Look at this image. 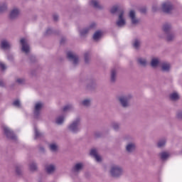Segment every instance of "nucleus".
Listing matches in <instances>:
<instances>
[{
	"instance_id": "1",
	"label": "nucleus",
	"mask_w": 182,
	"mask_h": 182,
	"mask_svg": "<svg viewBox=\"0 0 182 182\" xmlns=\"http://www.w3.org/2000/svg\"><path fill=\"white\" fill-rule=\"evenodd\" d=\"M81 124H82V117H77L74 120H73L70 124L68 126V130L70 133L73 134H77L81 130Z\"/></svg>"
},
{
	"instance_id": "2",
	"label": "nucleus",
	"mask_w": 182,
	"mask_h": 182,
	"mask_svg": "<svg viewBox=\"0 0 182 182\" xmlns=\"http://www.w3.org/2000/svg\"><path fill=\"white\" fill-rule=\"evenodd\" d=\"M124 173V170L123 168L119 165H112L109 168V174H111L112 177H114L115 178H119V177H122Z\"/></svg>"
},
{
	"instance_id": "3",
	"label": "nucleus",
	"mask_w": 182,
	"mask_h": 182,
	"mask_svg": "<svg viewBox=\"0 0 182 182\" xmlns=\"http://www.w3.org/2000/svg\"><path fill=\"white\" fill-rule=\"evenodd\" d=\"M115 23L118 28H124L127 24V21H126V13L124 12V10L119 11V13L117 14V19Z\"/></svg>"
},
{
	"instance_id": "4",
	"label": "nucleus",
	"mask_w": 182,
	"mask_h": 182,
	"mask_svg": "<svg viewBox=\"0 0 182 182\" xmlns=\"http://www.w3.org/2000/svg\"><path fill=\"white\" fill-rule=\"evenodd\" d=\"M132 95L119 97L118 100L122 107H124V109H127V107H130V100H132Z\"/></svg>"
},
{
	"instance_id": "5",
	"label": "nucleus",
	"mask_w": 182,
	"mask_h": 182,
	"mask_svg": "<svg viewBox=\"0 0 182 182\" xmlns=\"http://www.w3.org/2000/svg\"><path fill=\"white\" fill-rule=\"evenodd\" d=\"M1 128L5 136H6L7 139H9V140H13L14 141H16L17 139L16 135L14 134V132L11 130L9 127H8L6 125H2Z\"/></svg>"
},
{
	"instance_id": "6",
	"label": "nucleus",
	"mask_w": 182,
	"mask_h": 182,
	"mask_svg": "<svg viewBox=\"0 0 182 182\" xmlns=\"http://www.w3.org/2000/svg\"><path fill=\"white\" fill-rule=\"evenodd\" d=\"M67 58L74 66H77L79 65V55L76 53L68 51L67 53Z\"/></svg>"
},
{
	"instance_id": "7",
	"label": "nucleus",
	"mask_w": 182,
	"mask_h": 182,
	"mask_svg": "<svg viewBox=\"0 0 182 182\" xmlns=\"http://www.w3.org/2000/svg\"><path fill=\"white\" fill-rule=\"evenodd\" d=\"M44 104L42 102H37L34 104L33 114L35 119L41 117V112L43 109Z\"/></svg>"
},
{
	"instance_id": "8",
	"label": "nucleus",
	"mask_w": 182,
	"mask_h": 182,
	"mask_svg": "<svg viewBox=\"0 0 182 182\" xmlns=\"http://www.w3.org/2000/svg\"><path fill=\"white\" fill-rule=\"evenodd\" d=\"M20 43L21 45V50L26 55H29L31 53V47L29 46V43H28V39L21 38L20 40Z\"/></svg>"
},
{
	"instance_id": "9",
	"label": "nucleus",
	"mask_w": 182,
	"mask_h": 182,
	"mask_svg": "<svg viewBox=\"0 0 182 182\" xmlns=\"http://www.w3.org/2000/svg\"><path fill=\"white\" fill-rule=\"evenodd\" d=\"M161 9L165 14H171V11L174 9V6L171 2L165 1L162 4Z\"/></svg>"
},
{
	"instance_id": "10",
	"label": "nucleus",
	"mask_w": 182,
	"mask_h": 182,
	"mask_svg": "<svg viewBox=\"0 0 182 182\" xmlns=\"http://www.w3.org/2000/svg\"><path fill=\"white\" fill-rule=\"evenodd\" d=\"M96 28V23H92L90 24L88 27L84 28L81 30H80V36H86L92 29H95Z\"/></svg>"
},
{
	"instance_id": "11",
	"label": "nucleus",
	"mask_w": 182,
	"mask_h": 182,
	"mask_svg": "<svg viewBox=\"0 0 182 182\" xmlns=\"http://www.w3.org/2000/svg\"><path fill=\"white\" fill-rule=\"evenodd\" d=\"M161 70L164 73H168L171 70V64L167 61L161 63Z\"/></svg>"
},
{
	"instance_id": "12",
	"label": "nucleus",
	"mask_w": 182,
	"mask_h": 182,
	"mask_svg": "<svg viewBox=\"0 0 182 182\" xmlns=\"http://www.w3.org/2000/svg\"><path fill=\"white\" fill-rule=\"evenodd\" d=\"M89 4L90 6H92V8L95 9H105V6L102 4L99 0H90Z\"/></svg>"
},
{
	"instance_id": "13",
	"label": "nucleus",
	"mask_w": 182,
	"mask_h": 182,
	"mask_svg": "<svg viewBox=\"0 0 182 182\" xmlns=\"http://www.w3.org/2000/svg\"><path fill=\"white\" fill-rule=\"evenodd\" d=\"M129 17L131 21L132 25H137V23L140 22V20H139V18H137V17L136 16V11H134V10H131L129 11Z\"/></svg>"
},
{
	"instance_id": "14",
	"label": "nucleus",
	"mask_w": 182,
	"mask_h": 182,
	"mask_svg": "<svg viewBox=\"0 0 182 182\" xmlns=\"http://www.w3.org/2000/svg\"><path fill=\"white\" fill-rule=\"evenodd\" d=\"M90 154L92 157L95 159V161H97V163H102V156L99 154L97 149H91Z\"/></svg>"
},
{
	"instance_id": "15",
	"label": "nucleus",
	"mask_w": 182,
	"mask_h": 182,
	"mask_svg": "<svg viewBox=\"0 0 182 182\" xmlns=\"http://www.w3.org/2000/svg\"><path fill=\"white\" fill-rule=\"evenodd\" d=\"M0 48L4 50H8L12 48V44L6 39H2L0 43Z\"/></svg>"
},
{
	"instance_id": "16",
	"label": "nucleus",
	"mask_w": 182,
	"mask_h": 182,
	"mask_svg": "<svg viewBox=\"0 0 182 182\" xmlns=\"http://www.w3.org/2000/svg\"><path fill=\"white\" fill-rule=\"evenodd\" d=\"M125 151L129 154L134 153V151H136V144H134V142H129L127 144V145L125 146Z\"/></svg>"
},
{
	"instance_id": "17",
	"label": "nucleus",
	"mask_w": 182,
	"mask_h": 182,
	"mask_svg": "<svg viewBox=\"0 0 182 182\" xmlns=\"http://www.w3.org/2000/svg\"><path fill=\"white\" fill-rule=\"evenodd\" d=\"M21 15V10L18 8L14 7L10 11L9 16L11 19H16Z\"/></svg>"
},
{
	"instance_id": "18",
	"label": "nucleus",
	"mask_w": 182,
	"mask_h": 182,
	"mask_svg": "<svg viewBox=\"0 0 182 182\" xmlns=\"http://www.w3.org/2000/svg\"><path fill=\"white\" fill-rule=\"evenodd\" d=\"M48 149L51 153H58L59 151V144L56 142H51L48 144Z\"/></svg>"
},
{
	"instance_id": "19",
	"label": "nucleus",
	"mask_w": 182,
	"mask_h": 182,
	"mask_svg": "<svg viewBox=\"0 0 182 182\" xmlns=\"http://www.w3.org/2000/svg\"><path fill=\"white\" fill-rule=\"evenodd\" d=\"M83 168H85V164L79 162L75 164L73 170L74 173H80V171H82Z\"/></svg>"
},
{
	"instance_id": "20",
	"label": "nucleus",
	"mask_w": 182,
	"mask_h": 182,
	"mask_svg": "<svg viewBox=\"0 0 182 182\" xmlns=\"http://www.w3.org/2000/svg\"><path fill=\"white\" fill-rule=\"evenodd\" d=\"M46 171L48 174H53L56 171V165L53 164L47 165L46 166Z\"/></svg>"
},
{
	"instance_id": "21",
	"label": "nucleus",
	"mask_w": 182,
	"mask_h": 182,
	"mask_svg": "<svg viewBox=\"0 0 182 182\" xmlns=\"http://www.w3.org/2000/svg\"><path fill=\"white\" fill-rule=\"evenodd\" d=\"M120 11H124V9H123L119 5H115L111 7L109 12L112 14H114L117 12L118 15L119 14H120Z\"/></svg>"
},
{
	"instance_id": "22",
	"label": "nucleus",
	"mask_w": 182,
	"mask_h": 182,
	"mask_svg": "<svg viewBox=\"0 0 182 182\" xmlns=\"http://www.w3.org/2000/svg\"><path fill=\"white\" fill-rule=\"evenodd\" d=\"M171 23H165L162 26V31L164 32V33H170L171 32L172 29Z\"/></svg>"
},
{
	"instance_id": "23",
	"label": "nucleus",
	"mask_w": 182,
	"mask_h": 182,
	"mask_svg": "<svg viewBox=\"0 0 182 182\" xmlns=\"http://www.w3.org/2000/svg\"><path fill=\"white\" fill-rule=\"evenodd\" d=\"M8 12V4L6 2L0 3V15H4Z\"/></svg>"
},
{
	"instance_id": "24",
	"label": "nucleus",
	"mask_w": 182,
	"mask_h": 182,
	"mask_svg": "<svg viewBox=\"0 0 182 182\" xmlns=\"http://www.w3.org/2000/svg\"><path fill=\"white\" fill-rule=\"evenodd\" d=\"M169 98L173 102H177L180 99V95L177 92H173L169 95Z\"/></svg>"
},
{
	"instance_id": "25",
	"label": "nucleus",
	"mask_w": 182,
	"mask_h": 182,
	"mask_svg": "<svg viewBox=\"0 0 182 182\" xmlns=\"http://www.w3.org/2000/svg\"><path fill=\"white\" fill-rule=\"evenodd\" d=\"M81 106H84V107H89L90 105H92V100L90 98H86L81 101Z\"/></svg>"
},
{
	"instance_id": "26",
	"label": "nucleus",
	"mask_w": 182,
	"mask_h": 182,
	"mask_svg": "<svg viewBox=\"0 0 182 182\" xmlns=\"http://www.w3.org/2000/svg\"><path fill=\"white\" fill-rule=\"evenodd\" d=\"M110 127L114 130V132H119L120 130V123L117 122H112L110 124Z\"/></svg>"
},
{
	"instance_id": "27",
	"label": "nucleus",
	"mask_w": 182,
	"mask_h": 182,
	"mask_svg": "<svg viewBox=\"0 0 182 182\" xmlns=\"http://www.w3.org/2000/svg\"><path fill=\"white\" fill-rule=\"evenodd\" d=\"M103 35V33L101 31H96L94 35H93V39L94 41H95L96 42H97V41H99V39L102 38V36Z\"/></svg>"
},
{
	"instance_id": "28",
	"label": "nucleus",
	"mask_w": 182,
	"mask_h": 182,
	"mask_svg": "<svg viewBox=\"0 0 182 182\" xmlns=\"http://www.w3.org/2000/svg\"><path fill=\"white\" fill-rule=\"evenodd\" d=\"M161 160H162V161H166V160H167V159H168V157H170V154L168 152H161L159 154Z\"/></svg>"
},
{
	"instance_id": "29",
	"label": "nucleus",
	"mask_w": 182,
	"mask_h": 182,
	"mask_svg": "<svg viewBox=\"0 0 182 182\" xmlns=\"http://www.w3.org/2000/svg\"><path fill=\"white\" fill-rule=\"evenodd\" d=\"M34 134H35L34 139L36 140L38 139H41V137H43V134L39 132V130L36 127L34 128Z\"/></svg>"
},
{
	"instance_id": "30",
	"label": "nucleus",
	"mask_w": 182,
	"mask_h": 182,
	"mask_svg": "<svg viewBox=\"0 0 182 182\" xmlns=\"http://www.w3.org/2000/svg\"><path fill=\"white\" fill-rule=\"evenodd\" d=\"M173 39H176L175 33L170 32L166 33V41H168V42H171Z\"/></svg>"
},
{
	"instance_id": "31",
	"label": "nucleus",
	"mask_w": 182,
	"mask_h": 182,
	"mask_svg": "<svg viewBox=\"0 0 182 182\" xmlns=\"http://www.w3.org/2000/svg\"><path fill=\"white\" fill-rule=\"evenodd\" d=\"M116 79H117V71L115 69H112L111 70V82H116Z\"/></svg>"
},
{
	"instance_id": "32",
	"label": "nucleus",
	"mask_w": 182,
	"mask_h": 182,
	"mask_svg": "<svg viewBox=\"0 0 182 182\" xmlns=\"http://www.w3.org/2000/svg\"><path fill=\"white\" fill-rule=\"evenodd\" d=\"M137 63H139V65H140L141 66H147V60L143 58H138Z\"/></svg>"
},
{
	"instance_id": "33",
	"label": "nucleus",
	"mask_w": 182,
	"mask_h": 182,
	"mask_svg": "<svg viewBox=\"0 0 182 182\" xmlns=\"http://www.w3.org/2000/svg\"><path fill=\"white\" fill-rule=\"evenodd\" d=\"M141 45V41L139 39H135L132 43V46L134 49H139L140 46Z\"/></svg>"
},
{
	"instance_id": "34",
	"label": "nucleus",
	"mask_w": 182,
	"mask_h": 182,
	"mask_svg": "<svg viewBox=\"0 0 182 182\" xmlns=\"http://www.w3.org/2000/svg\"><path fill=\"white\" fill-rule=\"evenodd\" d=\"M63 122H65V117L63 115L58 116L55 119L56 124H58V125L63 124Z\"/></svg>"
},
{
	"instance_id": "35",
	"label": "nucleus",
	"mask_w": 182,
	"mask_h": 182,
	"mask_svg": "<svg viewBox=\"0 0 182 182\" xmlns=\"http://www.w3.org/2000/svg\"><path fill=\"white\" fill-rule=\"evenodd\" d=\"M75 109V107H73V105L70 104L65 105L63 108V112H72Z\"/></svg>"
},
{
	"instance_id": "36",
	"label": "nucleus",
	"mask_w": 182,
	"mask_h": 182,
	"mask_svg": "<svg viewBox=\"0 0 182 182\" xmlns=\"http://www.w3.org/2000/svg\"><path fill=\"white\" fill-rule=\"evenodd\" d=\"M159 63H160L159 58H153L151 61V66L152 68H157V66H159Z\"/></svg>"
},
{
	"instance_id": "37",
	"label": "nucleus",
	"mask_w": 182,
	"mask_h": 182,
	"mask_svg": "<svg viewBox=\"0 0 182 182\" xmlns=\"http://www.w3.org/2000/svg\"><path fill=\"white\" fill-rule=\"evenodd\" d=\"M166 142L167 139H166V138L161 139L158 141L157 146L159 148L164 147V146H166Z\"/></svg>"
},
{
	"instance_id": "38",
	"label": "nucleus",
	"mask_w": 182,
	"mask_h": 182,
	"mask_svg": "<svg viewBox=\"0 0 182 182\" xmlns=\"http://www.w3.org/2000/svg\"><path fill=\"white\" fill-rule=\"evenodd\" d=\"M31 171H36L38 170V165L35 162H31L29 164Z\"/></svg>"
},
{
	"instance_id": "39",
	"label": "nucleus",
	"mask_w": 182,
	"mask_h": 182,
	"mask_svg": "<svg viewBox=\"0 0 182 182\" xmlns=\"http://www.w3.org/2000/svg\"><path fill=\"white\" fill-rule=\"evenodd\" d=\"M13 106L14 107H17V109H21L22 105H21V101L19 100H16L12 102Z\"/></svg>"
},
{
	"instance_id": "40",
	"label": "nucleus",
	"mask_w": 182,
	"mask_h": 182,
	"mask_svg": "<svg viewBox=\"0 0 182 182\" xmlns=\"http://www.w3.org/2000/svg\"><path fill=\"white\" fill-rule=\"evenodd\" d=\"M15 168H16V172L17 173V174H21V173H22V168H23L22 165L17 164L16 165Z\"/></svg>"
},
{
	"instance_id": "41",
	"label": "nucleus",
	"mask_w": 182,
	"mask_h": 182,
	"mask_svg": "<svg viewBox=\"0 0 182 182\" xmlns=\"http://www.w3.org/2000/svg\"><path fill=\"white\" fill-rule=\"evenodd\" d=\"M84 58H85V63H89V62H90V53H85L84 54Z\"/></svg>"
},
{
	"instance_id": "42",
	"label": "nucleus",
	"mask_w": 182,
	"mask_h": 182,
	"mask_svg": "<svg viewBox=\"0 0 182 182\" xmlns=\"http://www.w3.org/2000/svg\"><path fill=\"white\" fill-rule=\"evenodd\" d=\"M176 119H178V120H182V110H178L176 112Z\"/></svg>"
},
{
	"instance_id": "43",
	"label": "nucleus",
	"mask_w": 182,
	"mask_h": 182,
	"mask_svg": "<svg viewBox=\"0 0 182 182\" xmlns=\"http://www.w3.org/2000/svg\"><path fill=\"white\" fill-rule=\"evenodd\" d=\"M16 82L18 83V85H23V83H25V78H17Z\"/></svg>"
},
{
	"instance_id": "44",
	"label": "nucleus",
	"mask_w": 182,
	"mask_h": 182,
	"mask_svg": "<svg viewBox=\"0 0 182 182\" xmlns=\"http://www.w3.org/2000/svg\"><path fill=\"white\" fill-rule=\"evenodd\" d=\"M152 11L154 12H156V11H159V5L157 4L154 3L153 4V6H152Z\"/></svg>"
},
{
	"instance_id": "45",
	"label": "nucleus",
	"mask_w": 182,
	"mask_h": 182,
	"mask_svg": "<svg viewBox=\"0 0 182 182\" xmlns=\"http://www.w3.org/2000/svg\"><path fill=\"white\" fill-rule=\"evenodd\" d=\"M0 69H1V70H6V65H5V63L1 61H0Z\"/></svg>"
},
{
	"instance_id": "46",
	"label": "nucleus",
	"mask_w": 182,
	"mask_h": 182,
	"mask_svg": "<svg viewBox=\"0 0 182 182\" xmlns=\"http://www.w3.org/2000/svg\"><path fill=\"white\" fill-rule=\"evenodd\" d=\"M140 12L141 14H146V12H147V8L142 7L141 9H140Z\"/></svg>"
},
{
	"instance_id": "47",
	"label": "nucleus",
	"mask_w": 182,
	"mask_h": 182,
	"mask_svg": "<svg viewBox=\"0 0 182 182\" xmlns=\"http://www.w3.org/2000/svg\"><path fill=\"white\" fill-rule=\"evenodd\" d=\"M53 32V31L52 30V28H48L46 30V34L50 35V34H52Z\"/></svg>"
},
{
	"instance_id": "48",
	"label": "nucleus",
	"mask_w": 182,
	"mask_h": 182,
	"mask_svg": "<svg viewBox=\"0 0 182 182\" xmlns=\"http://www.w3.org/2000/svg\"><path fill=\"white\" fill-rule=\"evenodd\" d=\"M8 60H9L10 62H12L14 60V55H9L7 57Z\"/></svg>"
},
{
	"instance_id": "49",
	"label": "nucleus",
	"mask_w": 182,
	"mask_h": 182,
	"mask_svg": "<svg viewBox=\"0 0 182 182\" xmlns=\"http://www.w3.org/2000/svg\"><path fill=\"white\" fill-rule=\"evenodd\" d=\"M39 150H40V151L43 153V151H45V147H43L42 146H39Z\"/></svg>"
},
{
	"instance_id": "50",
	"label": "nucleus",
	"mask_w": 182,
	"mask_h": 182,
	"mask_svg": "<svg viewBox=\"0 0 182 182\" xmlns=\"http://www.w3.org/2000/svg\"><path fill=\"white\" fill-rule=\"evenodd\" d=\"M53 19H54V21H58V19H59V16L58 15H54L53 16Z\"/></svg>"
},
{
	"instance_id": "51",
	"label": "nucleus",
	"mask_w": 182,
	"mask_h": 182,
	"mask_svg": "<svg viewBox=\"0 0 182 182\" xmlns=\"http://www.w3.org/2000/svg\"><path fill=\"white\" fill-rule=\"evenodd\" d=\"M0 86H1V87H5V82H4L2 80H0Z\"/></svg>"
},
{
	"instance_id": "52",
	"label": "nucleus",
	"mask_w": 182,
	"mask_h": 182,
	"mask_svg": "<svg viewBox=\"0 0 182 182\" xmlns=\"http://www.w3.org/2000/svg\"><path fill=\"white\" fill-rule=\"evenodd\" d=\"M62 42H63V40L61 41V43H62Z\"/></svg>"
}]
</instances>
